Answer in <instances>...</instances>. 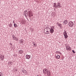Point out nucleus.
I'll list each match as a JSON object with an SVG mask.
<instances>
[{"label":"nucleus","instance_id":"nucleus-1","mask_svg":"<svg viewBox=\"0 0 76 76\" xmlns=\"http://www.w3.org/2000/svg\"><path fill=\"white\" fill-rule=\"evenodd\" d=\"M63 34L65 38L66 39L68 38V36L67 35V32H66V30H64V31L63 32Z\"/></svg>","mask_w":76,"mask_h":76},{"label":"nucleus","instance_id":"nucleus-2","mask_svg":"<svg viewBox=\"0 0 76 76\" xmlns=\"http://www.w3.org/2000/svg\"><path fill=\"white\" fill-rule=\"evenodd\" d=\"M27 13L28 14L29 17L30 18H31V17H32L33 16L32 11H28V12Z\"/></svg>","mask_w":76,"mask_h":76},{"label":"nucleus","instance_id":"nucleus-3","mask_svg":"<svg viewBox=\"0 0 76 76\" xmlns=\"http://www.w3.org/2000/svg\"><path fill=\"white\" fill-rule=\"evenodd\" d=\"M69 25L70 27H72V26H73V25H74V23H73V22L72 21H70L69 22Z\"/></svg>","mask_w":76,"mask_h":76},{"label":"nucleus","instance_id":"nucleus-4","mask_svg":"<svg viewBox=\"0 0 76 76\" xmlns=\"http://www.w3.org/2000/svg\"><path fill=\"white\" fill-rule=\"evenodd\" d=\"M47 28H46L44 30V32H45V34H50V33H49V32H50V31H48V29L47 30Z\"/></svg>","mask_w":76,"mask_h":76},{"label":"nucleus","instance_id":"nucleus-5","mask_svg":"<svg viewBox=\"0 0 76 76\" xmlns=\"http://www.w3.org/2000/svg\"><path fill=\"white\" fill-rule=\"evenodd\" d=\"M48 71V69L45 68L43 70V73L44 74H47Z\"/></svg>","mask_w":76,"mask_h":76},{"label":"nucleus","instance_id":"nucleus-6","mask_svg":"<svg viewBox=\"0 0 76 76\" xmlns=\"http://www.w3.org/2000/svg\"><path fill=\"white\" fill-rule=\"evenodd\" d=\"M49 29H50V34H53V32H54V29H53V28H52V27H51V28H49Z\"/></svg>","mask_w":76,"mask_h":76},{"label":"nucleus","instance_id":"nucleus-7","mask_svg":"<svg viewBox=\"0 0 76 76\" xmlns=\"http://www.w3.org/2000/svg\"><path fill=\"white\" fill-rule=\"evenodd\" d=\"M4 58V55H3L1 54L0 55V59H1L2 61H3Z\"/></svg>","mask_w":76,"mask_h":76},{"label":"nucleus","instance_id":"nucleus-8","mask_svg":"<svg viewBox=\"0 0 76 76\" xmlns=\"http://www.w3.org/2000/svg\"><path fill=\"white\" fill-rule=\"evenodd\" d=\"M57 8H60L61 7V5L60 4V2H58L57 5Z\"/></svg>","mask_w":76,"mask_h":76},{"label":"nucleus","instance_id":"nucleus-9","mask_svg":"<svg viewBox=\"0 0 76 76\" xmlns=\"http://www.w3.org/2000/svg\"><path fill=\"white\" fill-rule=\"evenodd\" d=\"M66 50L69 51H70L71 50V47L69 46H66Z\"/></svg>","mask_w":76,"mask_h":76},{"label":"nucleus","instance_id":"nucleus-10","mask_svg":"<svg viewBox=\"0 0 76 76\" xmlns=\"http://www.w3.org/2000/svg\"><path fill=\"white\" fill-rule=\"evenodd\" d=\"M26 59H29L31 58V56L28 55H27L26 56Z\"/></svg>","mask_w":76,"mask_h":76},{"label":"nucleus","instance_id":"nucleus-11","mask_svg":"<svg viewBox=\"0 0 76 76\" xmlns=\"http://www.w3.org/2000/svg\"><path fill=\"white\" fill-rule=\"evenodd\" d=\"M47 74L48 76H50L51 75V72L50 70H48Z\"/></svg>","mask_w":76,"mask_h":76},{"label":"nucleus","instance_id":"nucleus-12","mask_svg":"<svg viewBox=\"0 0 76 76\" xmlns=\"http://www.w3.org/2000/svg\"><path fill=\"white\" fill-rule=\"evenodd\" d=\"M27 12V11H25L24 12L25 16H26H26H28V12Z\"/></svg>","mask_w":76,"mask_h":76},{"label":"nucleus","instance_id":"nucleus-13","mask_svg":"<svg viewBox=\"0 0 76 76\" xmlns=\"http://www.w3.org/2000/svg\"><path fill=\"white\" fill-rule=\"evenodd\" d=\"M53 7H55V8H57V4L56 3H53Z\"/></svg>","mask_w":76,"mask_h":76},{"label":"nucleus","instance_id":"nucleus-14","mask_svg":"<svg viewBox=\"0 0 76 76\" xmlns=\"http://www.w3.org/2000/svg\"><path fill=\"white\" fill-rule=\"evenodd\" d=\"M20 44H23V40L22 39H21L20 41Z\"/></svg>","mask_w":76,"mask_h":76},{"label":"nucleus","instance_id":"nucleus-15","mask_svg":"<svg viewBox=\"0 0 76 76\" xmlns=\"http://www.w3.org/2000/svg\"><path fill=\"white\" fill-rule=\"evenodd\" d=\"M21 23L22 24H25V23H26V21H25V20H22L21 21Z\"/></svg>","mask_w":76,"mask_h":76},{"label":"nucleus","instance_id":"nucleus-16","mask_svg":"<svg viewBox=\"0 0 76 76\" xmlns=\"http://www.w3.org/2000/svg\"><path fill=\"white\" fill-rule=\"evenodd\" d=\"M57 25L58 26H59L60 28H62V25H61V24L59 23Z\"/></svg>","mask_w":76,"mask_h":76},{"label":"nucleus","instance_id":"nucleus-17","mask_svg":"<svg viewBox=\"0 0 76 76\" xmlns=\"http://www.w3.org/2000/svg\"><path fill=\"white\" fill-rule=\"evenodd\" d=\"M67 20H65L64 21V24H65V25L67 24Z\"/></svg>","mask_w":76,"mask_h":76},{"label":"nucleus","instance_id":"nucleus-18","mask_svg":"<svg viewBox=\"0 0 76 76\" xmlns=\"http://www.w3.org/2000/svg\"><path fill=\"white\" fill-rule=\"evenodd\" d=\"M19 53L20 54H22L23 53V51L22 50H19Z\"/></svg>","mask_w":76,"mask_h":76},{"label":"nucleus","instance_id":"nucleus-19","mask_svg":"<svg viewBox=\"0 0 76 76\" xmlns=\"http://www.w3.org/2000/svg\"><path fill=\"white\" fill-rule=\"evenodd\" d=\"M14 26L16 28L18 27V25H17L16 23L14 24Z\"/></svg>","mask_w":76,"mask_h":76},{"label":"nucleus","instance_id":"nucleus-20","mask_svg":"<svg viewBox=\"0 0 76 76\" xmlns=\"http://www.w3.org/2000/svg\"><path fill=\"white\" fill-rule=\"evenodd\" d=\"M8 64H13V62L12 61H10L8 62Z\"/></svg>","mask_w":76,"mask_h":76},{"label":"nucleus","instance_id":"nucleus-21","mask_svg":"<svg viewBox=\"0 0 76 76\" xmlns=\"http://www.w3.org/2000/svg\"><path fill=\"white\" fill-rule=\"evenodd\" d=\"M33 44L34 45V47H36V46H37V45H36V43H35V42H33Z\"/></svg>","mask_w":76,"mask_h":76},{"label":"nucleus","instance_id":"nucleus-22","mask_svg":"<svg viewBox=\"0 0 76 76\" xmlns=\"http://www.w3.org/2000/svg\"><path fill=\"white\" fill-rule=\"evenodd\" d=\"M60 56L57 55L56 57V58H58V59H59V58H60Z\"/></svg>","mask_w":76,"mask_h":76},{"label":"nucleus","instance_id":"nucleus-23","mask_svg":"<svg viewBox=\"0 0 76 76\" xmlns=\"http://www.w3.org/2000/svg\"><path fill=\"white\" fill-rule=\"evenodd\" d=\"M26 72V70L24 69L23 70H22V72H23V73H25Z\"/></svg>","mask_w":76,"mask_h":76},{"label":"nucleus","instance_id":"nucleus-24","mask_svg":"<svg viewBox=\"0 0 76 76\" xmlns=\"http://www.w3.org/2000/svg\"><path fill=\"white\" fill-rule=\"evenodd\" d=\"M3 73L1 72H0V76H3Z\"/></svg>","mask_w":76,"mask_h":76},{"label":"nucleus","instance_id":"nucleus-25","mask_svg":"<svg viewBox=\"0 0 76 76\" xmlns=\"http://www.w3.org/2000/svg\"><path fill=\"white\" fill-rule=\"evenodd\" d=\"M13 38L14 40H16V37L13 36Z\"/></svg>","mask_w":76,"mask_h":76},{"label":"nucleus","instance_id":"nucleus-26","mask_svg":"<svg viewBox=\"0 0 76 76\" xmlns=\"http://www.w3.org/2000/svg\"><path fill=\"white\" fill-rule=\"evenodd\" d=\"M12 23H10V26H9L10 27H12Z\"/></svg>","mask_w":76,"mask_h":76},{"label":"nucleus","instance_id":"nucleus-27","mask_svg":"<svg viewBox=\"0 0 76 76\" xmlns=\"http://www.w3.org/2000/svg\"><path fill=\"white\" fill-rule=\"evenodd\" d=\"M72 52L74 53V54H75V51H74V50H72Z\"/></svg>","mask_w":76,"mask_h":76},{"label":"nucleus","instance_id":"nucleus-28","mask_svg":"<svg viewBox=\"0 0 76 76\" xmlns=\"http://www.w3.org/2000/svg\"><path fill=\"white\" fill-rule=\"evenodd\" d=\"M15 40H16V41H18V39L17 37H16Z\"/></svg>","mask_w":76,"mask_h":76},{"label":"nucleus","instance_id":"nucleus-29","mask_svg":"<svg viewBox=\"0 0 76 76\" xmlns=\"http://www.w3.org/2000/svg\"><path fill=\"white\" fill-rule=\"evenodd\" d=\"M59 24V23H58V22L57 23V25H58V24Z\"/></svg>","mask_w":76,"mask_h":76},{"label":"nucleus","instance_id":"nucleus-30","mask_svg":"<svg viewBox=\"0 0 76 76\" xmlns=\"http://www.w3.org/2000/svg\"><path fill=\"white\" fill-rule=\"evenodd\" d=\"M26 19H27V20H29L28 19V18H26Z\"/></svg>","mask_w":76,"mask_h":76},{"label":"nucleus","instance_id":"nucleus-31","mask_svg":"<svg viewBox=\"0 0 76 76\" xmlns=\"http://www.w3.org/2000/svg\"><path fill=\"white\" fill-rule=\"evenodd\" d=\"M13 23H14V20H13Z\"/></svg>","mask_w":76,"mask_h":76}]
</instances>
